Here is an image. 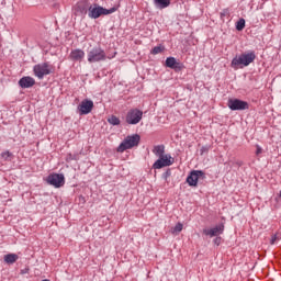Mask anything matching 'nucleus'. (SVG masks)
Returning <instances> with one entry per match:
<instances>
[{"mask_svg":"<svg viewBox=\"0 0 281 281\" xmlns=\"http://www.w3.org/2000/svg\"><path fill=\"white\" fill-rule=\"evenodd\" d=\"M170 175H172V171H171L170 169H167V170L164 172L162 177H164V179H168V177H170Z\"/></svg>","mask_w":281,"mask_h":281,"instance_id":"nucleus-26","label":"nucleus"},{"mask_svg":"<svg viewBox=\"0 0 281 281\" xmlns=\"http://www.w3.org/2000/svg\"><path fill=\"white\" fill-rule=\"evenodd\" d=\"M47 183L54 188H63L65 186V175L63 173H50L47 179Z\"/></svg>","mask_w":281,"mask_h":281,"instance_id":"nucleus-10","label":"nucleus"},{"mask_svg":"<svg viewBox=\"0 0 281 281\" xmlns=\"http://www.w3.org/2000/svg\"><path fill=\"white\" fill-rule=\"evenodd\" d=\"M227 106L231 111H247V109H249V103L240 99H229Z\"/></svg>","mask_w":281,"mask_h":281,"instance_id":"nucleus-9","label":"nucleus"},{"mask_svg":"<svg viewBox=\"0 0 281 281\" xmlns=\"http://www.w3.org/2000/svg\"><path fill=\"white\" fill-rule=\"evenodd\" d=\"M153 1H154V5L158 10H165V8H168L170 5V0H153Z\"/></svg>","mask_w":281,"mask_h":281,"instance_id":"nucleus-17","label":"nucleus"},{"mask_svg":"<svg viewBox=\"0 0 281 281\" xmlns=\"http://www.w3.org/2000/svg\"><path fill=\"white\" fill-rule=\"evenodd\" d=\"M175 164V158L170 156V154H166L165 156L158 157V159L154 162V170H161V168H166L168 166H172Z\"/></svg>","mask_w":281,"mask_h":281,"instance_id":"nucleus-6","label":"nucleus"},{"mask_svg":"<svg viewBox=\"0 0 281 281\" xmlns=\"http://www.w3.org/2000/svg\"><path fill=\"white\" fill-rule=\"evenodd\" d=\"M79 115H89L93 111V102L91 100L85 99L77 106Z\"/></svg>","mask_w":281,"mask_h":281,"instance_id":"nucleus-12","label":"nucleus"},{"mask_svg":"<svg viewBox=\"0 0 281 281\" xmlns=\"http://www.w3.org/2000/svg\"><path fill=\"white\" fill-rule=\"evenodd\" d=\"M117 12V7H112L111 9H104L98 3L90 4L88 16L89 19H100V16H108V14H113Z\"/></svg>","mask_w":281,"mask_h":281,"instance_id":"nucleus-2","label":"nucleus"},{"mask_svg":"<svg viewBox=\"0 0 281 281\" xmlns=\"http://www.w3.org/2000/svg\"><path fill=\"white\" fill-rule=\"evenodd\" d=\"M183 231V224L178 223L171 231L172 234H180Z\"/></svg>","mask_w":281,"mask_h":281,"instance_id":"nucleus-23","label":"nucleus"},{"mask_svg":"<svg viewBox=\"0 0 281 281\" xmlns=\"http://www.w3.org/2000/svg\"><path fill=\"white\" fill-rule=\"evenodd\" d=\"M153 153H154V155L156 157H164V156H166L165 155L166 146H164V145H156V146H154Z\"/></svg>","mask_w":281,"mask_h":281,"instance_id":"nucleus-18","label":"nucleus"},{"mask_svg":"<svg viewBox=\"0 0 281 281\" xmlns=\"http://www.w3.org/2000/svg\"><path fill=\"white\" fill-rule=\"evenodd\" d=\"M256 155H262V147L260 145H256Z\"/></svg>","mask_w":281,"mask_h":281,"instance_id":"nucleus-27","label":"nucleus"},{"mask_svg":"<svg viewBox=\"0 0 281 281\" xmlns=\"http://www.w3.org/2000/svg\"><path fill=\"white\" fill-rule=\"evenodd\" d=\"M277 240H281V232H278L271 236L270 244L276 245Z\"/></svg>","mask_w":281,"mask_h":281,"instance_id":"nucleus-22","label":"nucleus"},{"mask_svg":"<svg viewBox=\"0 0 281 281\" xmlns=\"http://www.w3.org/2000/svg\"><path fill=\"white\" fill-rule=\"evenodd\" d=\"M143 116H144V112H142L138 109H132L127 112L125 122L132 125L139 124V122H142Z\"/></svg>","mask_w":281,"mask_h":281,"instance_id":"nucleus-7","label":"nucleus"},{"mask_svg":"<svg viewBox=\"0 0 281 281\" xmlns=\"http://www.w3.org/2000/svg\"><path fill=\"white\" fill-rule=\"evenodd\" d=\"M161 52H164V47L162 46H155L151 49V54H154V55L161 54Z\"/></svg>","mask_w":281,"mask_h":281,"instance_id":"nucleus-24","label":"nucleus"},{"mask_svg":"<svg viewBox=\"0 0 281 281\" xmlns=\"http://www.w3.org/2000/svg\"><path fill=\"white\" fill-rule=\"evenodd\" d=\"M82 58H85V52L82 49H74L70 53V60H75V61H81Z\"/></svg>","mask_w":281,"mask_h":281,"instance_id":"nucleus-16","label":"nucleus"},{"mask_svg":"<svg viewBox=\"0 0 281 281\" xmlns=\"http://www.w3.org/2000/svg\"><path fill=\"white\" fill-rule=\"evenodd\" d=\"M89 8H91V4L89 3V1L81 0V1L77 2V4L74 8L75 14L77 16H85V14H87V12L89 13Z\"/></svg>","mask_w":281,"mask_h":281,"instance_id":"nucleus-11","label":"nucleus"},{"mask_svg":"<svg viewBox=\"0 0 281 281\" xmlns=\"http://www.w3.org/2000/svg\"><path fill=\"white\" fill-rule=\"evenodd\" d=\"M236 30L237 32H243V30H245V19H239V21L236 23Z\"/></svg>","mask_w":281,"mask_h":281,"instance_id":"nucleus-21","label":"nucleus"},{"mask_svg":"<svg viewBox=\"0 0 281 281\" xmlns=\"http://www.w3.org/2000/svg\"><path fill=\"white\" fill-rule=\"evenodd\" d=\"M34 85H36V80H34V78L30 76L22 77L19 80V86L21 87V89H31V87H34Z\"/></svg>","mask_w":281,"mask_h":281,"instance_id":"nucleus-15","label":"nucleus"},{"mask_svg":"<svg viewBox=\"0 0 281 281\" xmlns=\"http://www.w3.org/2000/svg\"><path fill=\"white\" fill-rule=\"evenodd\" d=\"M22 273H25V270H22Z\"/></svg>","mask_w":281,"mask_h":281,"instance_id":"nucleus-29","label":"nucleus"},{"mask_svg":"<svg viewBox=\"0 0 281 281\" xmlns=\"http://www.w3.org/2000/svg\"><path fill=\"white\" fill-rule=\"evenodd\" d=\"M108 122H109V124H111L112 126H120V124H121L120 117H117V116H115V115H111V116L108 119Z\"/></svg>","mask_w":281,"mask_h":281,"instance_id":"nucleus-20","label":"nucleus"},{"mask_svg":"<svg viewBox=\"0 0 281 281\" xmlns=\"http://www.w3.org/2000/svg\"><path fill=\"white\" fill-rule=\"evenodd\" d=\"M199 181H205V173L203 170H192L187 177V183H189L191 188H196Z\"/></svg>","mask_w":281,"mask_h":281,"instance_id":"nucleus-5","label":"nucleus"},{"mask_svg":"<svg viewBox=\"0 0 281 281\" xmlns=\"http://www.w3.org/2000/svg\"><path fill=\"white\" fill-rule=\"evenodd\" d=\"M142 137L139 134H133L131 136L125 137V139L117 147V153H124V150H131V148H135V146H139Z\"/></svg>","mask_w":281,"mask_h":281,"instance_id":"nucleus-3","label":"nucleus"},{"mask_svg":"<svg viewBox=\"0 0 281 281\" xmlns=\"http://www.w3.org/2000/svg\"><path fill=\"white\" fill-rule=\"evenodd\" d=\"M166 67H169V69H175L176 71H181L183 69V64L177 61L175 57H168L166 59Z\"/></svg>","mask_w":281,"mask_h":281,"instance_id":"nucleus-14","label":"nucleus"},{"mask_svg":"<svg viewBox=\"0 0 281 281\" xmlns=\"http://www.w3.org/2000/svg\"><path fill=\"white\" fill-rule=\"evenodd\" d=\"M34 75L38 80H43L45 76H49L52 74V69H49V64L43 63V64H37L33 67Z\"/></svg>","mask_w":281,"mask_h":281,"instance_id":"nucleus-8","label":"nucleus"},{"mask_svg":"<svg viewBox=\"0 0 281 281\" xmlns=\"http://www.w3.org/2000/svg\"><path fill=\"white\" fill-rule=\"evenodd\" d=\"M224 229H225V226L223 224H220L213 228L203 229V234H205V236H211V238H212L214 236H220V234H222L224 232Z\"/></svg>","mask_w":281,"mask_h":281,"instance_id":"nucleus-13","label":"nucleus"},{"mask_svg":"<svg viewBox=\"0 0 281 281\" xmlns=\"http://www.w3.org/2000/svg\"><path fill=\"white\" fill-rule=\"evenodd\" d=\"M102 60H106V53L102 47H93L88 53V63H101Z\"/></svg>","mask_w":281,"mask_h":281,"instance_id":"nucleus-4","label":"nucleus"},{"mask_svg":"<svg viewBox=\"0 0 281 281\" xmlns=\"http://www.w3.org/2000/svg\"><path fill=\"white\" fill-rule=\"evenodd\" d=\"M3 260L7 265H14V262H16V260H19V255H16V254L4 255Z\"/></svg>","mask_w":281,"mask_h":281,"instance_id":"nucleus-19","label":"nucleus"},{"mask_svg":"<svg viewBox=\"0 0 281 281\" xmlns=\"http://www.w3.org/2000/svg\"><path fill=\"white\" fill-rule=\"evenodd\" d=\"M221 240H222L221 237H216V238L214 239V245H221Z\"/></svg>","mask_w":281,"mask_h":281,"instance_id":"nucleus-28","label":"nucleus"},{"mask_svg":"<svg viewBox=\"0 0 281 281\" xmlns=\"http://www.w3.org/2000/svg\"><path fill=\"white\" fill-rule=\"evenodd\" d=\"M254 60H256V52L250 50L234 57L231 67H233V69H243V67H249Z\"/></svg>","mask_w":281,"mask_h":281,"instance_id":"nucleus-1","label":"nucleus"},{"mask_svg":"<svg viewBox=\"0 0 281 281\" xmlns=\"http://www.w3.org/2000/svg\"><path fill=\"white\" fill-rule=\"evenodd\" d=\"M1 157H2L5 161H8V160L10 159V157H12V153H10V151H3V153L1 154Z\"/></svg>","mask_w":281,"mask_h":281,"instance_id":"nucleus-25","label":"nucleus"}]
</instances>
